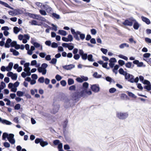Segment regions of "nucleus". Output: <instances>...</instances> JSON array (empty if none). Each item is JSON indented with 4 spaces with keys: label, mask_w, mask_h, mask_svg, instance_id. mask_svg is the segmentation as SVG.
I'll return each instance as SVG.
<instances>
[{
    "label": "nucleus",
    "mask_w": 151,
    "mask_h": 151,
    "mask_svg": "<svg viewBox=\"0 0 151 151\" xmlns=\"http://www.w3.org/2000/svg\"><path fill=\"white\" fill-rule=\"evenodd\" d=\"M24 94V93L20 91H18L17 92V95L18 96H22Z\"/></svg>",
    "instance_id": "32"
},
{
    "label": "nucleus",
    "mask_w": 151,
    "mask_h": 151,
    "mask_svg": "<svg viewBox=\"0 0 151 151\" xmlns=\"http://www.w3.org/2000/svg\"><path fill=\"white\" fill-rule=\"evenodd\" d=\"M91 34L93 35H95L97 33L96 30L94 29H91Z\"/></svg>",
    "instance_id": "59"
},
{
    "label": "nucleus",
    "mask_w": 151,
    "mask_h": 151,
    "mask_svg": "<svg viewBox=\"0 0 151 151\" xmlns=\"http://www.w3.org/2000/svg\"><path fill=\"white\" fill-rule=\"evenodd\" d=\"M58 33L60 35L64 36H65L67 35V32L66 31L63 30H59Z\"/></svg>",
    "instance_id": "22"
},
{
    "label": "nucleus",
    "mask_w": 151,
    "mask_h": 151,
    "mask_svg": "<svg viewBox=\"0 0 151 151\" xmlns=\"http://www.w3.org/2000/svg\"><path fill=\"white\" fill-rule=\"evenodd\" d=\"M51 47L53 48H56L58 47V45L57 43L54 42L52 43Z\"/></svg>",
    "instance_id": "55"
},
{
    "label": "nucleus",
    "mask_w": 151,
    "mask_h": 151,
    "mask_svg": "<svg viewBox=\"0 0 151 151\" xmlns=\"http://www.w3.org/2000/svg\"><path fill=\"white\" fill-rule=\"evenodd\" d=\"M132 21H131L130 20V18L129 20L126 19L125 20L124 22L122 23V24L126 26H132L133 25Z\"/></svg>",
    "instance_id": "17"
},
{
    "label": "nucleus",
    "mask_w": 151,
    "mask_h": 151,
    "mask_svg": "<svg viewBox=\"0 0 151 151\" xmlns=\"http://www.w3.org/2000/svg\"><path fill=\"white\" fill-rule=\"evenodd\" d=\"M91 88L93 91L95 93L98 92L100 90V87L97 84L91 85Z\"/></svg>",
    "instance_id": "13"
},
{
    "label": "nucleus",
    "mask_w": 151,
    "mask_h": 151,
    "mask_svg": "<svg viewBox=\"0 0 151 151\" xmlns=\"http://www.w3.org/2000/svg\"><path fill=\"white\" fill-rule=\"evenodd\" d=\"M118 56L120 58H122L126 60H127L128 59V58L127 57L122 55H119Z\"/></svg>",
    "instance_id": "38"
},
{
    "label": "nucleus",
    "mask_w": 151,
    "mask_h": 151,
    "mask_svg": "<svg viewBox=\"0 0 151 151\" xmlns=\"http://www.w3.org/2000/svg\"><path fill=\"white\" fill-rule=\"evenodd\" d=\"M44 78L43 77L40 78L38 79V81L40 83H43L44 82Z\"/></svg>",
    "instance_id": "48"
},
{
    "label": "nucleus",
    "mask_w": 151,
    "mask_h": 151,
    "mask_svg": "<svg viewBox=\"0 0 151 151\" xmlns=\"http://www.w3.org/2000/svg\"><path fill=\"white\" fill-rule=\"evenodd\" d=\"M71 32L72 34L73 35L74 38L77 40H79L80 39L82 40H83L85 38V34L81 33L79 31L76 32L74 29H71Z\"/></svg>",
    "instance_id": "1"
},
{
    "label": "nucleus",
    "mask_w": 151,
    "mask_h": 151,
    "mask_svg": "<svg viewBox=\"0 0 151 151\" xmlns=\"http://www.w3.org/2000/svg\"><path fill=\"white\" fill-rule=\"evenodd\" d=\"M130 20L131 21H132V22H134L133 25V27L134 29L136 30L138 29L140 26L139 24L138 23L136 20L133 17L130 18Z\"/></svg>",
    "instance_id": "11"
},
{
    "label": "nucleus",
    "mask_w": 151,
    "mask_h": 151,
    "mask_svg": "<svg viewBox=\"0 0 151 151\" xmlns=\"http://www.w3.org/2000/svg\"><path fill=\"white\" fill-rule=\"evenodd\" d=\"M74 81L73 80L72 78H69L68 80V84L70 85L74 84Z\"/></svg>",
    "instance_id": "30"
},
{
    "label": "nucleus",
    "mask_w": 151,
    "mask_h": 151,
    "mask_svg": "<svg viewBox=\"0 0 151 151\" xmlns=\"http://www.w3.org/2000/svg\"><path fill=\"white\" fill-rule=\"evenodd\" d=\"M40 6L41 9H45L48 13H50L52 11V9L51 7H49L48 5H42V4L40 3H38V6Z\"/></svg>",
    "instance_id": "6"
},
{
    "label": "nucleus",
    "mask_w": 151,
    "mask_h": 151,
    "mask_svg": "<svg viewBox=\"0 0 151 151\" xmlns=\"http://www.w3.org/2000/svg\"><path fill=\"white\" fill-rule=\"evenodd\" d=\"M51 25L53 27V28H52V30H54L55 31H57L58 27L56 25H55L53 24H51Z\"/></svg>",
    "instance_id": "53"
},
{
    "label": "nucleus",
    "mask_w": 151,
    "mask_h": 151,
    "mask_svg": "<svg viewBox=\"0 0 151 151\" xmlns=\"http://www.w3.org/2000/svg\"><path fill=\"white\" fill-rule=\"evenodd\" d=\"M132 63L131 62H129L125 64V66L127 68H132Z\"/></svg>",
    "instance_id": "34"
},
{
    "label": "nucleus",
    "mask_w": 151,
    "mask_h": 151,
    "mask_svg": "<svg viewBox=\"0 0 151 151\" xmlns=\"http://www.w3.org/2000/svg\"><path fill=\"white\" fill-rule=\"evenodd\" d=\"M52 17L57 19H59L60 18V15L55 13H53L52 14Z\"/></svg>",
    "instance_id": "31"
},
{
    "label": "nucleus",
    "mask_w": 151,
    "mask_h": 151,
    "mask_svg": "<svg viewBox=\"0 0 151 151\" xmlns=\"http://www.w3.org/2000/svg\"><path fill=\"white\" fill-rule=\"evenodd\" d=\"M93 76L96 78H100L101 77V75L98 74L96 72H95L93 74Z\"/></svg>",
    "instance_id": "27"
},
{
    "label": "nucleus",
    "mask_w": 151,
    "mask_h": 151,
    "mask_svg": "<svg viewBox=\"0 0 151 151\" xmlns=\"http://www.w3.org/2000/svg\"><path fill=\"white\" fill-rule=\"evenodd\" d=\"M101 50L104 54H106L108 52V50L106 49L101 48Z\"/></svg>",
    "instance_id": "50"
},
{
    "label": "nucleus",
    "mask_w": 151,
    "mask_h": 151,
    "mask_svg": "<svg viewBox=\"0 0 151 151\" xmlns=\"http://www.w3.org/2000/svg\"><path fill=\"white\" fill-rule=\"evenodd\" d=\"M14 135L12 134H9L7 139L9 142L12 144L15 143V141L14 138Z\"/></svg>",
    "instance_id": "9"
},
{
    "label": "nucleus",
    "mask_w": 151,
    "mask_h": 151,
    "mask_svg": "<svg viewBox=\"0 0 151 151\" xmlns=\"http://www.w3.org/2000/svg\"><path fill=\"white\" fill-rule=\"evenodd\" d=\"M0 123L7 125H10L12 124V123L10 121L6 119H3L1 117H0Z\"/></svg>",
    "instance_id": "16"
},
{
    "label": "nucleus",
    "mask_w": 151,
    "mask_h": 151,
    "mask_svg": "<svg viewBox=\"0 0 151 151\" xmlns=\"http://www.w3.org/2000/svg\"><path fill=\"white\" fill-rule=\"evenodd\" d=\"M73 99L75 100V99H73L71 97H69L66 99L65 101V104L66 106V108L69 107L71 106V104L73 102Z\"/></svg>",
    "instance_id": "5"
},
{
    "label": "nucleus",
    "mask_w": 151,
    "mask_h": 151,
    "mask_svg": "<svg viewBox=\"0 0 151 151\" xmlns=\"http://www.w3.org/2000/svg\"><path fill=\"white\" fill-rule=\"evenodd\" d=\"M133 63L134 64L137 65V66L138 67H145L146 66L145 65H144L143 63L142 62H139V61L137 60H134L133 62Z\"/></svg>",
    "instance_id": "15"
},
{
    "label": "nucleus",
    "mask_w": 151,
    "mask_h": 151,
    "mask_svg": "<svg viewBox=\"0 0 151 151\" xmlns=\"http://www.w3.org/2000/svg\"><path fill=\"white\" fill-rule=\"evenodd\" d=\"M48 65L45 63H43L41 67H38V72L41 73L43 75H45L47 73L46 68Z\"/></svg>",
    "instance_id": "2"
},
{
    "label": "nucleus",
    "mask_w": 151,
    "mask_h": 151,
    "mask_svg": "<svg viewBox=\"0 0 151 151\" xmlns=\"http://www.w3.org/2000/svg\"><path fill=\"white\" fill-rule=\"evenodd\" d=\"M92 93L91 91H88L87 89H85V90H83L80 92V95L81 96L84 97L86 95H91Z\"/></svg>",
    "instance_id": "7"
},
{
    "label": "nucleus",
    "mask_w": 151,
    "mask_h": 151,
    "mask_svg": "<svg viewBox=\"0 0 151 151\" xmlns=\"http://www.w3.org/2000/svg\"><path fill=\"white\" fill-rule=\"evenodd\" d=\"M119 73L122 75H124L125 76L126 74H127V73L125 71H124L123 69L122 68H120L119 70Z\"/></svg>",
    "instance_id": "26"
},
{
    "label": "nucleus",
    "mask_w": 151,
    "mask_h": 151,
    "mask_svg": "<svg viewBox=\"0 0 151 151\" xmlns=\"http://www.w3.org/2000/svg\"><path fill=\"white\" fill-rule=\"evenodd\" d=\"M88 55L87 53H84L81 55L82 59L83 60H86L88 57Z\"/></svg>",
    "instance_id": "33"
},
{
    "label": "nucleus",
    "mask_w": 151,
    "mask_h": 151,
    "mask_svg": "<svg viewBox=\"0 0 151 151\" xmlns=\"http://www.w3.org/2000/svg\"><path fill=\"white\" fill-rule=\"evenodd\" d=\"M59 108V106L58 105L53 106L52 108L50 110V112L52 114H55L58 111Z\"/></svg>",
    "instance_id": "12"
},
{
    "label": "nucleus",
    "mask_w": 151,
    "mask_h": 151,
    "mask_svg": "<svg viewBox=\"0 0 151 151\" xmlns=\"http://www.w3.org/2000/svg\"><path fill=\"white\" fill-rule=\"evenodd\" d=\"M118 63L121 66L125 64L124 61L122 60H119L118 61Z\"/></svg>",
    "instance_id": "52"
},
{
    "label": "nucleus",
    "mask_w": 151,
    "mask_h": 151,
    "mask_svg": "<svg viewBox=\"0 0 151 151\" xmlns=\"http://www.w3.org/2000/svg\"><path fill=\"white\" fill-rule=\"evenodd\" d=\"M39 143L42 147H44L47 145L48 144L47 142L44 141L42 139L38 138V143Z\"/></svg>",
    "instance_id": "14"
},
{
    "label": "nucleus",
    "mask_w": 151,
    "mask_h": 151,
    "mask_svg": "<svg viewBox=\"0 0 151 151\" xmlns=\"http://www.w3.org/2000/svg\"><path fill=\"white\" fill-rule=\"evenodd\" d=\"M13 10V11H9L8 13L9 15L13 16L19 15L21 14V11L19 9H14Z\"/></svg>",
    "instance_id": "8"
},
{
    "label": "nucleus",
    "mask_w": 151,
    "mask_h": 151,
    "mask_svg": "<svg viewBox=\"0 0 151 151\" xmlns=\"http://www.w3.org/2000/svg\"><path fill=\"white\" fill-rule=\"evenodd\" d=\"M87 58L88 60L90 62H93L94 61V60L93 58V55L91 54L88 55V56Z\"/></svg>",
    "instance_id": "24"
},
{
    "label": "nucleus",
    "mask_w": 151,
    "mask_h": 151,
    "mask_svg": "<svg viewBox=\"0 0 151 151\" xmlns=\"http://www.w3.org/2000/svg\"><path fill=\"white\" fill-rule=\"evenodd\" d=\"M46 55V54L45 52H40L39 53L40 56L42 58H44Z\"/></svg>",
    "instance_id": "49"
},
{
    "label": "nucleus",
    "mask_w": 151,
    "mask_h": 151,
    "mask_svg": "<svg viewBox=\"0 0 151 151\" xmlns=\"http://www.w3.org/2000/svg\"><path fill=\"white\" fill-rule=\"evenodd\" d=\"M17 76L16 74H13L12 77H11L12 79L14 80H16L17 79Z\"/></svg>",
    "instance_id": "43"
},
{
    "label": "nucleus",
    "mask_w": 151,
    "mask_h": 151,
    "mask_svg": "<svg viewBox=\"0 0 151 151\" xmlns=\"http://www.w3.org/2000/svg\"><path fill=\"white\" fill-rule=\"evenodd\" d=\"M80 58L79 55L78 54H75L73 56L74 58L76 60H78Z\"/></svg>",
    "instance_id": "46"
},
{
    "label": "nucleus",
    "mask_w": 151,
    "mask_h": 151,
    "mask_svg": "<svg viewBox=\"0 0 151 151\" xmlns=\"http://www.w3.org/2000/svg\"><path fill=\"white\" fill-rule=\"evenodd\" d=\"M53 144L55 145H58L60 142V141L58 140H56L54 141L53 142Z\"/></svg>",
    "instance_id": "57"
},
{
    "label": "nucleus",
    "mask_w": 151,
    "mask_h": 151,
    "mask_svg": "<svg viewBox=\"0 0 151 151\" xmlns=\"http://www.w3.org/2000/svg\"><path fill=\"white\" fill-rule=\"evenodd\" d=\"M43 9H40L39 11V12L40 14L43 15H47V13L45 11L43 10Z\"/></svg>",
    "instance_id": "37"
},
{
    "label": "nucleus",
    "mask_w": 151,
    "mask_h": 151,
    "mask_svg": "<svg viewBox=\"0 0 151 151\" xmlns=\"http://www.w3.org/2000/svg\"><path fill=\"white\" fill-rule=\"evenodd\" d=\"M128 114L127 113H123L122 112H116V116L119 119H124L128 117Z\"/></svg>",
    "instance_id": "4"
},
{
    "label": "nucleus",
    "mask_w": 151,
    "mask_h": 151,
    "mask_svg": "<svg viewBox=\"0 0 151 151\" xmlns=\"http://www.w3.org/2000/svg\"><path fill=\"white\" fill-rule=\"evenodd\" d=\"M141 19L144 22H145L146 24H149L150 23V20L147 18L143 16L141 17Z\"/></svg>",
    "instance_id": "21"
},
{
    "label": "nucleus",
    "mask_w": 151,
    "mask_h": 151,
    "mask_svg": "<svg viewBox=\"0 0 151 151\" xmlns=\"http://www.w3.org/2000/svg\"><path fill=\"white\" fill-rule=\"evenodd\" d=\"M0 4L4 6H5L8 8L11 9H14V8L10 6L7 3H5L4 2L0 0Z\"/></svg>",
    "instance_id": "20"
},
{
    "label": "nucleus",
    "mask_w": 151,
    "mask_h": 151,
    "mask_svg": "<svg viewBox=\"0 0 151 151\" xmlns=\"http://www.w3.org/2000/svg\"><path fill=\"white\" fill-rule=\"evenodd\" d=\"M30 68L29 67L25 68L24 69V71L27 73V76H29L31 75V72L30 71Z\"/></svg>",
    "instance_id": "23"
},
{
    "label": "nucleus",
    "mask_w": 151,
    "mask_h": 151,
    "mask_svg": "<svg viewBox=\"0 0 151 151\" xmlns=\"http://www.w3.org/2000/svg\"><path fill=\"white\" fill-rule=\"evenodd\" d=\"M61 84L63 86H65L66 84V82L65 80H62L60 81Z\"/></svg>",
    "instance_id": "54"
},
{
    "label": "nucleus",
    "mask_w": 151,
    "mask_h": 151,
    "mask_svg": "<svg viewBox=\"0 0 151 151\" xmlns=\"http://www.w3.org/2000/svg\"><path fill=\"white\" fill-rule=\"evenodd\" d=\"M31 93L32 95L35 94V93L37 92V90L35 89V90H31Z\"/></svg>",
    "instance_id": "62"
},
{
    "label": "nucleus",
    "mask_w": 151,
    "mask_h": 151,
    "mask_svg": "<svg viewBox=\"0 0 151 151\" xmlns=\"http://www.w3.org/2000/svg\"><path fill=\"white\" fill-rule=\"evenodd\" d=\"M19 84V83L18 81H16L14 84L12 83H9L8 85V88H12V87H14L17 88Z\"/></svg>",
    "instance_id": "18"
},
{
    "label": "nucleus",
    "mask_w": 151,
    "mask_h": 151,
    "mask_svg": "<svg viewBox=\"0 0 151 151\" xmlns=\"http://www.w3.org/2000/svg\"><path fill=\"white\" fill-rule=\"evenodd\" d=\"M9 134L6 133H4L2 135V139L3 140H5L6 138H7Z\"/></svg>",
    "instance_id": "36"
},
{
    "label": "nucleus",
    "mask_w": 151,
    "mask_h": 151,
    "mask_svg": "<svg viewBox=\"0 0 151 151\" xmlns=\"http://www.w3.org/2000/svg\"><path fill=\"white\" fill-rule=\"evenodd\" d=\"M109 62L110 63H116V59L115 58H111L109 60Z\"/></svg>",
    "instance_id": "51"
},
{
    "label": "nucleus",
    "mask_w": 151,
    "mask_h": 151,
    "mask_svg": "<svg viewBox=\"0 0 151 151\" xmlns=\"http://www.w3.org/2000/svg\"><path fill=\"white\" fill-rule=\"evenodd\" d=\"M127 92L129 96L134 98H136V96L132 93L128 91Z\"/></svg>",
    "instance_id": "35"
},
{
    "label": "nucleus",
    "mask_w": 151,
    "mask_h": 151,
    "mask_svg": "<svg viewBox=\"0 0 151 151\" xmlns=\"http://www.w3.org/2000/svg\"><path fill=\"white\" fill-rule=\"evenodd\" d=\"M4 146L6 148H9L10 147V144L7 142H5L4 143Z\"/></svg>",
    "instance_id": "42"
},
{
    "label": "nucleus",
    "mask_w": 151,
    "mask_h": 151,
    "mask_svg": "<svg viewBox=\"0 0 151 151\" xmlns=\"http://www.w3.org/2000/svg\"><path fill=\"white\" fill-rule=\"evenodd\" d=\"M68 42H71L73 40V38L72 36L71 35H69L68 36Z\"/></svg>",
    "instance_id": "40"
},
{
    "label": "nucleus",
    "mask_w": 151,
    "mask_h": 151,
    "mask_svg": "<svg viewBox=\"0 0 151 151\" xmlns=\"http://www.w3.org/2000/svg\"><path fill=\"white\" fill-rule=\"evenodd\" d=\"M116 88H112L109 89V92L111 93H114L116 91Z\"/></svg>",
    "instance_id": "45"
},
{
    "label": "nucleus",
    "mask_w": 151,
    "mask_h": 151,
    "mask_svg": "<svg viewBox=\"0 0 151 151\" xmlns=\"http://www.w3.org/2000/svg\"><path fill=\"white\" fill-rule=\"evenodd\" d=\"M145 40L146 42L151 43V39H150L148 38H145Z\"/></svg>",
    "instance_id": "63"
},
{
    "label": "nucleus",
    "mask_w": 151,
    "mask_h": 151,
    "mask_svg": "<svg viewBox=\"0 0 151 151\" xmlns=\"http://www.w3.org/2000/svg\"><path fill=\"white\" fill-rule=\"evenodd\" d=\"M12 40L10 38L8 39L4 45L5 47L6 48H9L10 46L12 47H15L16 45L17 42L15 41L12 42Z\"/></svg>",
    "instance_id": "3"
},
{
    "label": "nucleus",
    "mask_w": 151,
    "mask_h": 151,
    "mask_svg": "<svg viewBox=\"0 0 151 151\" xmlns=\"http://www.w3.org/2000/svg\"><path fill=\"white\" fill-rule=\"evenodd\" d=\"M125 78L126 79H128V81L132 83H133L134 82V79L133 75L127 73L126 75Z\"/></svg>",
    "instance_id": "10"
},
{
    "label": "nucleus",
    "mask_w": 151,
    "mask_h": 151,
    "mask_svg": "<svg viewBox=\"0 0 151 151\" xmlns=\"http://www.w3.org/2000/svg\"><path fill=\"white\" fill-rule=\"evenodd\" d=\"M1 29L3 30H4V31H7L9 30V28L7 26L3 27H2Z\"/></svg>",
    "instance_id": "60"
},
{
    "label": "nucleus",
    "mask_w": 151,
    "mask_h": 151,
    "mask_svg": "<svg viewBox=\"0 0 151 151\" xmlns=\"http://www.w3.org/2000/svg\"><path fill=\"white\" fill-rule=\"evenodd\" d=\"M14 32L15 34H17L20 31L19 29L17 27H15L13 28Z\"/></svg>",
    "instance_id": "28"
},
{
    "label": "nucleus",
    "mask_w": 151,
    "mask_h": 151,
    "mask_svg": "<svg viewBox=\"0 0 151 151\" xmlns=\"http://www.w3.org/2000/svg\"><path fill=\"white\" fill-rule=\"evenodd\" d=\"M142 83L144 84L147 85V86H151V84H150V82L149 81L147 80H145L143 81Z\"/></svg>",
    "instance_id": "39"
},
{
    "label": "nucleus",
    "mask_w": 151,
    "mask_h": 151,
    "mask_svg": "<svg viewBox=\"0 0 151 151\" xmlns=\"http://www.w3.org/2000/svg\"><path fill=\"white\" fill-rule=\"evenodd\" d=\"M88 87V84L86 82H84L83 85V90L87 89Z\"/></svg>",
    "instance_id": "25"
},
{
    "label": "nucleus",
    "mask_w": 151,
    "mask_h": 151,
    "mask_svg": "<svg viewBox=\"0 0 151 151\" xmlns=\"http://www.w3.org/2000/svg\"><path fill=\"white\" fill-rule=\"evenodd\" d=\"M21 106L19 104H17L14 106V109L16 110L19 109L20 108Z\"/></svg>",
    "instance_id": "44"
},
{
    "label": "nucleus",
    "mask_w": 151,
    "mask_h": 151,
    "mask_svg": "<svg viewBox=\"0 0 151 151\" xmlns=\"http://www.w3.org/2000/svg\"><path fill=\"white\" fill-rule=\"evenodd\" d=\"M75 67V66L73 64H70L67 65L63 66V68L67 70H70L74 68Z\"/></svg>",
    "instance_id": "19"
},
{
    "label": "nucleus",
    "mask_w": 151,
    "mask_h": 151,
    "mask_svg": "<svg viewBox=\"0 0 151 151\" xmlns=\"http://www.w3.org/2000/svg\"><path fill=\"white\" fill-rule=\"evenodd\" d=\"M55 78L58 81H59L61 80L62 79V77L60 75L57 74Z\"/></svg>",
    "instance_id": "41"
},
{
    "label": "nucleus",
    "mask_w": 151,
    "mask_h": 151,
    "mask_svg": "<svg viewBox=\"0 0 151 151\" xmlns=\"http://www.w3.org/2000/svg\"><path fill=\"white\" fill-rule=\"evenodd\" d=\"M129 47V45L125 43L119 45V47L121 49L125 47Z\"/></svg>",
    "instance_id": "29"
},
{
    "label": "nucleus",
    "mask_w": 151,
    "mask_h": 151,
    "mask_svg": "<svg viewBox=\"0 0 151 151\" xmlns=\"http://www.w3.org/2000/svg\"><path fill=\"white\" fill-rule=\"evenodd\" d=\"M69 89L71 91L75 90L76 89V86L74 85H72L69 87Z\"/></svg>",
    "instance_id": "61"
},
{
    "label": "nucleus",
    "mask_w": 151,
    "mask_h": 151,
    "mask_svg": "<svg viewBox=\"0 0 151 151\" xmlns=\"http://www.w3.org/2000/svg\"><path fill=\"white\" fill-rule=\"evenodd\" d=\"M57 61V60L56 58H53L50 61V63L53 64H55Z\"/></svg>",
    "instance_id": "47"
},
{
    "label": "nucleus",
    "mask_w": 151,
    "mask_h": 151,
    "mask_svg": "<svg viewBox=\"0 0 151 151\" xmlns=\"http://www.w3.org/2000/svg\"><path fill=\"white\" fill-rule=\"evenodd\" d=\"M70 44H71V43H63L62 44V45L64 47L68 48V46H69V45Z\"/></svg>",
    "instance_id": "58"
},
{
    "label": "nucleus",
    "mask_w": 151,
    "mask_h": 151,
    "mask_svg": "<svg viewBox=\"0 0 151 151\" xmlns=\"http://www.w3.org/2000/svg\"><path fill=\"white\" fill-rule=\"evenodd\" d=\"M76 80L78 82L80 83L82 82L83 81V80L80 78H78L76 79Z\"/></svg>",
    "instance_id": "64"
},
{
    "label": "nucleus",
    "mask_w": 151,
    "mask_h": 151,
    "mask_svg": "<svg viewBox=\"0 0 151 151\" xmlns=\"http://www.w3.org/2000/svg\"><path fill=\"white\" fill-rule=\"evenodd\" d=\"M9 88L11 89V91L14 92H15L17 90V88L14 87H12V88Z\"/></svg>",
    "instance_id": "56"
}]
</instances>
